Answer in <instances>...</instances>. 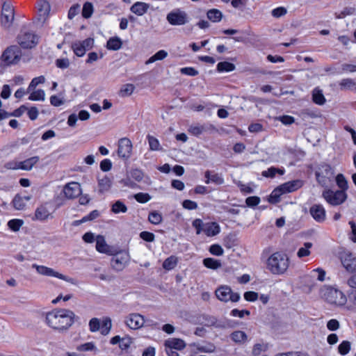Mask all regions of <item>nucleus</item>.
I'll return each instance as SVG.
<instances>
[{"instance_id": "44", "label": "nucleus", "mask_w": 356, "mask_h": 356, "mask_svg": "<svg viewBox=\"0 0 356 356\" xmlns=\"http://www.w3.org/2000/svg\"><path fill=\"white\" fill-rule=\"evenodd\" d=\"M4 167L10 170L22 169V161H21L20 157H19L17 159L16 161H11L7 162L4 165Z\"/></svg>"}, {"instance_id": "15", "label": "nucleus", "mask_w": 356, "mask_h": 356, "mask_svg": "<svg viewBox=\"0 0 356 356\" xmlns=\"http://www.w3.org/2000/svg\"><path fill=\"white\" fill-rule=\"evenodd\" d=\"M40 36L33 31L24 33V49L35 48L39 43Z\"/></svg>"}, {"instance_id": "32", "label": "nucleus", "mask_w": 356, "mask_h": 356, "mask_svg": "<svg viewBox=\"0 0 356 356\" xmlns=\"http://www.w3.org/2000/svg\"><path fill=\"white\" fill-rule=\"evenodd\" d=\"M207 17L213 22H218L221 20L222 14L218 9H211L207 13Z\"/></svg>"}, {"instance_id": "10", "label": "nucleus", "mask_w": 356, "mask_h": 356, "mask_svg": "<svg viewBox=\"0 0 356 356\" xmlns=\"http://www.w3.org/2000/svg\"><path fill=\"white\" fill-rule=\"evenodd\" d=\"M166 19L173 26L184 25L188 22V17L186 13L179 9L169 13L167 15Z\"/></svg>"}, {"instance_id": "40", "label": "nucleus", "mask_w": 356, "mask_h": 356, "mask_svg": "<svg viewBox=\"0 0 356 356\" xmlns=\"http://www.w3.org/2000/svg\"><path fill=\"white\" fill-rule=\"evenodd\" d=\"M336 182L337 186L339 188H341L340 191H346L348 188V181L346 179L345 177L342 174H338L336 177Z\"/></svg>"}, {"instance_id": "48", "label": "nucleus", "mask_w": 356, "mask_h": 356, "mask_svg": "<svg viewBox=\"0 0 356 356\" xmlns=\"http://www.w3.org/2000/svg\"><path fill=\"white\" fill-rule=\"evenodd\" d=\"M44 81L45 78L44 76H40L33 79L27 89V92L29 93L31 91L34 90V89L38 84L43 83Z\"/></svg>"}, {"instance_id": "9", "label": "nucleus", "mask_w": 356, "mask_h": 356, "mask_svg": "<svg viewBox=\"0 0 356 356\" xmlns=\"http://www.w3.org/2000/svg\"><path fill=\"white\" fill-rule=\"evenodd\" d=\"M114 257L111 259V265L116 271L122 270L129 261V253L126 251H118L113 254Z\"/></svg>"}, {"instance_id": "24", "label": "nucleus", "mask_w": 356, "mask_h": 356, "mask_svg": "<svg viewBox=\"0 0 356 356\" xmlns=\"http://www.w3.org/2000/svg\"><path fill=\"white\" fill-rule=\"evenodd\" d=\"M220 228L219 225L216 222H209L204 225V232L208 236H213L219 234Z\"/></svg>"}, {"instance_id": "50", "label": "nucleus", "mask_w": 356, "mask_h": 356, "mask_svg": "<svg viewBox=\"0 0 356 356\" xmlns=\"http://www.w3.org/2000/svg\"><path fill=\"white\" fill-rule=\"evenodd\" d=\"M304 245L305 248H300L298 251L297 255L300 258L307 257L310 254V251L309 249L312 246V243L307 242L304 244Z\"/></svg>"}, {"instance_id": "34", "label": "nucleus", "mask_w": 356, "mask_h": 356, "mask_svg": "<svg viewBox=\"0 0 356 356\" xmlns=\"http://www.w3.org/2000/svg\"><path fill=\"white\" fill-rule=\"evenodd\" d=\"M235 65L227 61L220 62L217 65V70L222 72H232L235 70Z\"/></svg>"}, {"instance_id": "5", "label": "nucleus", "mask_w": 356, "mask_h": 356, "mask_svg": "<svg viewBox=\"0 0 356 356\" xmlns=\"http://www.w3.org/2000/svg\"><path fill=\"white\" fill-rule=\"evenodd\" d=\"M323 197L327 203L332 206H337L344 202L347 198V194L343 191H333L330 189L325 190L322 193Z\"/></svg>"}, {"instance_id": "51", "label": "nucleus", "mask_w": 356, "mask_h": 356, "mask_svg": "<svg viewBox=\"0 0 356 356\" xmlns=\"http://www.w3.org/2000/svg\"><path fill=\"white\" fill-rule=\"evenodd\" d=\"M350 343L348 341H342L338 347L339 353L342 355H345L348 354V352L350 351Z\"/></svg>"}, {"instance_id": "54", "label": "nucleus", "mask_w": 356, "mask_h": 356, "mask_svg": "<svg viewBox=\"0 0 356 356\" xmlns=\"http://www.w3.org/2000/svg\"><path fill=\"white\" fill-rule=\"evenodd\" d=\"M135 200L140 203H146L151 199L148 193H138L134 195Z\"/></svg>"}, {"instance_id": "26", "label": "nucleus", "mask_w": 356, "mask_h": 356, "mask_svg": "<svg viewBox=\"0 0 356 356\" xmlns=\"http://www.w3.org/2000/svg\"><path fill=\"white\" fill-rule=\"evenodd\" d=\"M317 274V280L323 282L325 280V272L322 268H316L313 270L309 275H305V282L310 278H314Z\"/></svg>"}, {"instance_id": "31", "label": "nucleus", "mask_w": 356, "mask_h": 356, "mask_svg": "<svg viewBox=\"0 0 356 356\" xmlns=\"http://www.w3.org/2000/svg\"><path fill=\"white\" fill-rule=\"evenodd\" d=\"M277 173L282 175L284 174V170L282 168L270 167L267 170L263 171L261 175L265 177L274 178Z\"/></svg>"}, {"instance_id": "57", "label": "nucleus", "mask_w": 356, "mask_h": 356, "mask_svg": "<svg viewBox=\"0 0 356 356\" xmlns=\"http://www.w3.org/2000/svg\"><path fill=\"white\" fill-rule=\"evenodd\" d=\"M355 9L354 8H345L341 13L339 14L336 13V17L338 19L344 18L347 15H350L354 14Z\"/></svg>"}, {"instance_id": "27", "label": "nucleus", "mask_w": 356, "mask_h": 356, "mask_svg": "<svg viewBox=\"0 0 356 356\" xmlns=\"http://www.w3.org/2000/svg\"><path fill=\"white\" fill-rule=\"evenodd\" d=\"M285 194L280 186L275 188L268 197V202L271 204H275L280 201V196Z\"/></svg>"}, {"instance_id": "59", "label": "nucleus", "mask_w": 356, "mask_h": 356, "mask_svg": "<svg viewBox=\"0 0 356 356\" xmlns=\"http://www.w3.org/2000/svg\"><path fill=\"white\" fill-rule=\"evenodd\" d=\"M140 237L147 241V242H153L155 239V235L149 232L143 231L140 233Z\"/></svg>"}, {"instance_id": "61", "label": "nucleus", "mask_w": 356, "mask_h": 356, "mask_svg": "<svg viewBox=\"0 0 356 356\" xmlns=\"http://www.w3.org/2000/svg\"><path fill=\"white\" fill-rule=\"evenodd\" d=\"M260 202V198L257 196H250L246 198L245 203L248 207H253L258 205Z\"/></svg>"}, {"instance_id": "49", "label": "nucleus", "mask_w": 356, "mask_h": 356, "mask_svg": "<svg viewBox=\"0 0 356 356\" xmlns=\"http://www.w3.org/2000/svg\"><path fill=\"white\" fill-rule=\"evenodd\" d=\"M39 161L38 156H33L24 161V170H30Z\"/></svg>"}, {"instance_id": "25", "label": "nucleus", "mask_w": 356, "mask_h": 356, "mask_svg": "<svg viewBox=\"0 0 356 356\" xmlns=\"http://www.w3.org/2000/svg\"><path fill=\"white\" fill-rule=\"evenodd\" d=\"M51 216L50 211L44 205L39 207L35 213V216L37 220H44Z\"/></svg>"}, {"instance_id": "60", "label": "nucleus", "mask_w": 356, "mask_h": 356, "mask_svg": "<svg viewBox=\"0 0 356 356\" xmlns=\"http://www.w3.org/2000/svg\"><path fill=\"white\" fill-rule=\"evenodd\" d=\"M193 227L196 229V234H200L202 231L204 232V225L201 219L197 218L192 222Z\"/></svg>"}, {"instance_id": "17", "label": "nucleus", "mask_w": 356, "mask_h": 356, "mask_svg": "<svg viewBox=\"0 0 356 356\" xmlns=\"http://www.w3.org/2000/svg\"><path fill=\"white\" fill-rule=\"evenodd\" d=\"M309 213L313 218L318 222H323L325 220V210L321 204L312 205L309 209Z\"/></svg>"}, {"instance_id": "13", "label": "nucleus", "mask_w": 356, "mask_h": 356, "mask_svg": "<svg viewBox=\"0 0 356 356\" xmlns=\"http://www.w3.org/2000/svg\"><path fill=\"white\" fill-rule=\"evenodd\" d=\"M96 249L98 252L108 255L117 253V249L113 246L108 245L106 243L104 236L102 235H98L96 237Z\"/></svg>"}, {"instance_id": "43", "label": "nucleus", "mask_w": 356, "mask_h": 356, "mask_svg": "<svg viewBox=\"0 0 356 356\" xmlns=\"http://www.w3.org/2000/svg\"><path fill=\"white\" fill-rule=\"evenodd\" d=\"M112 327L111 319L109 317H106L103 319L102 324L101 333L103 335H106L109 333Z\"/></svg>"}, {"instance_id": "2", "label": "nucleus", "mask_w": 356, "mask_h": 356, "mask_svg": "<svg viewBox=\"0 0 356 356\" xmlns=\"http://www.w3.org/2000/svg\"><path fill=\"white\" fill-rule=\"evenodd\" d=\"M289 259L281 252L271 254L266 260V268L273 275H282L289 268Z\"/></svg>"}, {"instance_id": "12", "label": "nucleus", "mask_w": 356, "mask_h": 356, "mask_svg": "<svg viewBox=\"0 0 356 356\" xmlns=\"http://www.w3.org/2000/svg\"><path fill=\"white\" fill-rule=\"evenodd\" d=\"M124 322L129 328L136 330L145 324V320L143 316L137 313H133L126 317Z\"/></svg>"}, {"instance_id": "36", "label": "nucleus", "mask_w": 356, "mask_h": 356, "mask_svg": "<svg viewBox=\"0 0 356 356\" xmlns=\"http://www.w3.org/2000/svg\"><path fill=\"white\" fill-rule=\"evenodd\" d=\"M204 265L211 269H217L221 266V263L213 258H206L203 260Z\"/></svg>"}, {"instance_id": "30", "label": "nucleus", "mask_w": 356, "mask_h": 356, "mask_svg": "<svg viewBox=\"0 0 356 356\" xmlns=\"http://www.w3.org/2000/svg\"><path fill=\"white\" fill-rule=\"evenodd\" d=\"M98 184L99 187V192L104 193L110 189L112 181L108 177L104 176L102 179H99Z\"/></svg>"}, {"instance_id": "33", "label": "nucleus", "mask_w": 356, "mask_h": 356, "mask_svg": "<svg viewBox=\"0 0 356 356\" xmlns=\"http://www.w3.org/2000/svg\"><path fill=\"white\" fill-rule=\"evenodd\" d=\"M168 56V52L165 50H160L157 51L155 54L151 56L146 62L145 64L148 65L152 63L156 60H161L166 58Z\"/></svg>"}, {"instance_id": "56", "label": "nucleus", "mask_w": 356, "mask_h": 356, "mask_svg": "<svg viewBox=\"0 0 356 356\" xmlns=\"http://www.w3.org/2000/svg\"><path fill=\"white\" fill-rule=\"evenodd\" d=\"M239 325V323L232 321V320H227L223 323H218L216 325V327L218 328H234Z\"/></svg>"}, {"instance_id": "1", "label": "nucleus", "mask_w": 356, "mask_h": 356, "mask_svg": "<svg viewBox=\"0 0 356 356\" xmlns=\"http://www.w3.org/2000/svg\"><path fill=\"white\" fill-rule=\"evenodd\" d=\"M76 318L75 314L69 309H54L46 315V322L54 330L65 331L74 323Z\"/></svg>"}, {"instance_id": "28", "label": "nucleus", "mask_w": 356, "mask_h": 356, "mask_svg": "<svg viewBox=\"0 0 356 356\" xmlns=\"http://www.w3.org/2000/svg\"><path fill=\"white\" fill-rule=\"evenodd\" d=\"M122 40L118 37L110 38L107 41L106 47L108 49L117 51L122 47Z\"/></svg>"}, {"instance_id": "62", "label": "nucleus", "mask_w": 356, "mask_h": 356, "mask_svg": "<svg viewBox=\"0 0 356 356\" xmlns=\"http://www.w3.org/2000/svg\"><path fill=\"white\" fill-rule=\"evenodd\" d=\"M180 72L182 74H185V75H188V76H195L198 74V71L196 70L195 68L191 67L181 68Z\"/></svg>"}, {"instance_id": "52", "label": "nucleus", "mask_w": 356, "mask_h": 356, "mask_svg": "<svg viewBox=\"0 0 356 356\" xmlns=\"http://www.w3.org/2000/svg\"><path fill=\"white\" fill-rule=\"evenodd\" d=\"M22 225V220L19 219L10 220L8 222V227L14 232L19 231Z\"/></svg>"}, {"instance_id": "14", "label": "nucleus", "mask_w": 356, "mask_h": 356, "mask_svg": "<svg viewBox=\"0 0 356 356\" xmlns=\"http://www.w3.org/2000/svg\"><path fill=\"white\" fill-rule=\"evenodd\" d=\"M341 262L349 273L356 272V257L351 253H343L341 256Z\"/></svg>"}, {"instance_id": "64", "label": "nucleus", "mask_w": 356, "mask_h": 356, "mask_svg": "<svg viewBox=\"0 0 356 356\" xmlns=\"http://www.w3.org/2000/svg\"><path fill=\"white\" fill-rule=\"evenodd\" d=\"M130 175L131 178L135 179L137 181H140L143 178V172L138 169H134L130 172Z\"/></svg>"}, {"instance_id": "20", "label": "nucleus", "mask_w": 356, "mask_h": 356, "mask_svg": "<svg viewBox=\"0 0 356 356\" xmlns=\"http://www.w3.org/2000/svg\"><path fill=\"white\" fill-rule=\"evenodd\" d=\"M164 345L165 348H170L175 350H182L186 347L185 342L182 339L177 338L166 340Z\"/></svg>"}, {"instance_id": "21", "label": "nucleus", "mask_w": 356, "mask_h": 356, "mask_svg": "<svg viewBox=\"0 0 356 356\" xmlns=\"http://www.w3.org/2000/svg\"><path fill=\"white\" fill-rule=\"evenodd\" d=\"M322 175L327 178L334 177V170L332 167L327 163H322L315 172V175Z\"/></svg>"}, {"instance_id": "47", "label": "nucleus", "mask_w": 356, "mask_h": 356, "mask_svg": "<svg viewBox=\"0 0 356 356\" xmlns=\"http://www.w3.org/2000/svg\"><path fill=\"white\" fill-rule=\"evenodd\" d=\"M44 92L43 90H38L35 91H33L29 97V99L33 100V101H40V100H44Z\"/></svg>"}, {"instance_id": "38", "label": "nucleus", "mask_w": 356, "mask_h": 356, "mask_svg": "<svg viewBox=\"0 0 356 356\" xmlns=\"http://www.w3.org/2000/svg\"><path fill=\"white\" fill-rule=\"evenodd\" d=\"M111 211L114 213H126L127 207L122 201L118 200L112 205Z\"/></svg>"}, {"instance_id": "46", "label": "nucleus", "mask_w": 356, "mask_h": 356, "mask_svg": "<svg viewBox=\"0 0 356 356\" xmlns=\"http://www.w3.org/2000/svg\"><path fill=\"white\" fill-rule=\"evenodd\" d=\"M148 143L149 149L152 151H158L161 149L160 143L157 138L155 137L148 135L147 136Z\"/></svg>"}, {"instance_id": "29", "label": "nucleus", "mask_w": 356, "mask_h": 356, "mask_svg": "<svg viewBox=\"0 0 356 356\" xmlns=\"http://www.w3.org/2000/svg\"><path fill=\"white\" fill-rule=\"evenodd\" d=\"M312 99L314 102L318 105H323L325 102V97L321 90L315 88L312 92Z\"/></svg>"}, {"instance_id": "6", "label": "nucleus", "mask_w": 356, "mask_h": 356, "mask_svg": "<svg viewBox=\"0 0 356 356\" xmlns=\"http://www.w3.org/2000/svg\"><path fill=\"white\" fill-rule=\"evenodd\" d=\"M217 298L222 302H228L229 300L236 302L240 300V295L238 293L232 291L228 286H220L216 290Z\"/></svg>"}, {"instance_id": "63", "label": "nucleus", "mask_w": 356, "mask_h": 356, "mask_svg": "<svg viewBox=\"0 0 356 356\" xmlns=\"http://www.w3.org/2000/svg\"><path fill=\"white\" fill-rule=\"evenodd\" d=\"M209 252L216 256H220L223 254V249L218 244H213L210 246Z\"/></svg>"}, {"instance_id": "58", "label": "nucleus", "mask_w": 356, "mask_h": 356, "mask_svg": "<svg viewBox=\"0 0 356 356\" xmlns=\"http://www.w3.org/2000/svg\"><path fill=\"white\" fill-rule=\"evenodd\" d=\"M90 330L92 332H97L100 328L99 320L97 318H92L89 322Z\"/></svg>"}, {"instance_id": "37", "label": "nucleus", "mask_w": 356, "mask_h": 356, "mask_svg": "<svg viewBox=\"0 0 356 356\" xmlns=\"http://www.w3.org/2000/svg\"><path fill=\"white\" fill-rule=\"evenodd\" d=\"M149 221L153 225H159L162 222V215L156 211H152L148 216Z\"/></svg>"}, {"instance_id": "35", "label": "nucleus", "mask_w": 356, "mask_h": 356, "mask_svg": "<svg viewBox=\"0 0 356 356\" xmlns=\"http://www.w3.org/2000/svg\"><path fill=\"white\" fill-rule=\"evenodd\" d=\"M177 264V258L175 256L168 257L163 263V268L167 270L173 269Z\"/></svg>"}, {"instance_id": "53", "label": "nucleus", "mask_w": 356, "mask_h": 356, "mask_svg": "<svg viewBox=\"0 0 356 356\" xmlns=\"http://www.w3.org/2000/svg\"><path fill=\"white\" fill-rule=\"evenodd\" d=\"M27 110V115L31 120H35L37 119L38 115V109L35 106H31L30 108H26L24 106V111Z\"/></svg>"}, {"instance_id": "11", "label": "nucleus", "mask_w": 356, "mask_h": 356, "mask_svg": "<svg viewBox=\"0 0 356 356\" xmlns=\"http://www.w3.org/2000/svg\"><path fill=\"white\" fill-rule=\"evenodd\" d=\"M132 143L127 138H122L118 141V154L124 159H128L131 156Z\"/></svg>"}, {"instance_id": "42", "label": "nucleus", "mask_w": 356, "mask_h": 356, "mask_svg": "<svg viewBox=\"0 0 356 356\" xmlns=\"http://www.w3.org/2000/svg\"><path fill=\"white\" fill-rule=\"evenodd\" d=\"M38 10L41 16L48 15L50 10V5L49 2L44 0H41L38 4Z\"/></svg>"}, {"instance_id": "22", "label": "nucleus", "mask_w": 356, "mask_h": 356, "mask_svg": "<svg viewBox=\"0 0 356 356\" xmlns=\"http://www.w3.org/2000/svg\"><path fill=\"white\" fill-rule=\"evenodd\" d=\"M230 339L236 343L242 345L247 342L248 335L245 332L237 330L230 334Z\"/></svg>"}, {"instance_id": "8", "label": "nucleus", "mask_w": 356, "mask_h": 356, "mask_svg": "<svg viewBox=\"0 0 356 356\" xmlns=\"http://www.w3.org/2000/svg\"><path fill=\"white\" fill-rule=\"evenodd\" d=\"M15 18L14 9L13 6L4 2L2 5L1 14V24L5 29H8L13 24Z\"/></svg>"}, {"instance_id": "45", "label": "nucleus", "mask_w": 356, "mask_h": 356, "mask_svg": "<svg viewBox=\"0 0 356 356\" xmlns=\"http://www.w3.org/2000/svg\"><path fill=\"white\" fill-rule=\"evenodd\" d=\"M74 53L79 57L83 56L87 51L79 42H76L72 44Z\"/></svg>"}, {"instance_id": "16", "label": "nucleus", "mask_w": 356, "mask_h": 356, "mask_svg": "<svg viewBox=\"0 0 356 356\" xmlns=\"http://www.w3.org/2000/svg\"><path fill=\"white\" fill-rule=\"evenodd\" d=\"M63 193L67 198L74 199L81 194V186L77 182L68 183L65 186Z\"/></svg>"}, {"instance_id": "4", "label": "nucleus", "mask_w": 356, "mask_h": 356, "mask_svg": "<svg viewBox=\"0 0 356 356\" xmlns=\"http://www.w3.org/2000/svg\"><path fill=\"white\" fill-rule=\"evenodd\" d=\"M323 297L328 303L337 306H343L347 301L346 296L341 291L332 287L326 288Z\"/></svg>"}, {"instance_id": "41", "label": "nucleus", "mask_w": 356, "mask_h": 356, "mask_svg": "<svg viewBox=\"0 0 356 356\" xmlns=\"http://www.w3.org/2000/svg\"><path fill=\"white\" fill-rule=\"evenodd\" d=\"M93 13V6L90 2H86L82 9V16L86 18H90Z\"/></svg>"}, {"instance_id": "3", "label": "nucleus", "mask_w": 356, "mask_h": 356, "mask_svg": "<svg viewBox=\"0 0 356 356\" xmlns=\"http://www.w3.org/2000/svg\"><path fill=\"white\" fill-rule=\"evenodd\" d=\"M22 52L21 47L18 45H11L7 47L1 55L3 66L15 65L20 61Z\"/></svg>"}, {"instance_id": "18", "label": "nucleus", "mask_w": 356, "mask_h": 356, "mask_svg": "<svg viewBox=\"0 0 356 356\" xmlns=\"http://www.w3.org/2000/svg\"><path fill=\"white\" fill-rule=\"evenodd\" d=\"M302 186L303 181L300 179L290 181L280 185L282 191H284V193L296 191V190L300 188Z\"/></svg>"}, {"instance_id": "7", "label": "nucleus", "mask_w": 356, "mask_h": 356, "mask_svg": "<svg viewBox=\"0 0 356 356\" xmlns=\"http://www.w3.org/2000/svg\"><path fill=\"white\" fill-rule=\"evenodd\" d=\"M32 267L35 268L37 272L40 275L55 277L73 284H77V281L75 279L64 275L58 272H56L53 268H48L44 266H38L37 264H33Z\"/></svg>"}, {"instance_id": "55", "label": "nucleus", "mask_w": 356, "mask_h": 356, "mask_svg": "<svg viewBox=\"0 0 356 356\" xmlns=\"http://www.w3.org/2000/svg\"><path fill=\"white\" fill-rule=\"evenodd\" d=\"M287 13V10L284 7H278L271 11V15L275 18H279L284 16Z\"/></svg>"}, {"instance_id": "23", "label": "nucleus", "mask_w": 356, "mask_h": 356, "mask_svg": "<svg viewBox=\"0 0 356 356\" xmlns=\"http://www.w3.org/2000/svg\"><path fill=\"white\" fill-rule=\"evenodd\" d=\"M341 90H351L356 92V81L350 78H346L341 80L339 83Z\"/></svg>"}, {"instance_id": "19", "label": "nucleus", "mask_w": 356, "mask_h": 356, "mask_svg": "<svg viewBox=\"0 0 356 356\" xmlns=\"http://www.w3.org/2000/svg\"><path fill=\"white\" fill-rule=\"evenodd\" d=\"M149 8V4L144 2L138 1L131 6V7L130 8V10L133 13L138 16H142L147 12Z\"/></svg>"}, {"instance_id": "39", "label": "nucleus", "mask_w": 356, "mask_h": 356, "mask_svg": "<svg viewBox=\"0 0 356 356\" xmlns=\"http://www.w3.org/2000/svg\"><path fill=\"white\" fill-rule=\"evenodd\" d=\"M135 89V86L133 84L127 83L121 88L120 90V95L122 97L130 96Z\"/></svg>"}]
</instances>
